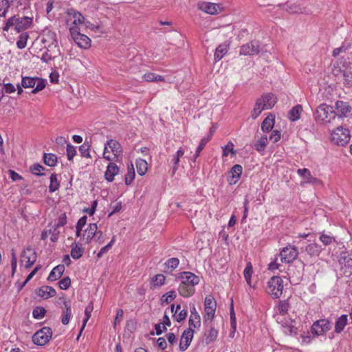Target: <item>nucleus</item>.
Masks as SVG:
<instances>
[{"mask_svg": "<svg viewBox=\"0 0 352 352\" xmlns=\"http://www.w3.org/2000/svg\"><path fill=\"white\" fill-rule=\"evenodd\" d=\"M178 279L180 284L177 291L180 296L184 298H189L195 292V286L200 281L199 277L190 272H183L178 274Z\"/></svg>", "mask_w": 352, "mask_h": 352, "instance_id": "1", "label": "nucleus"}, {"mask_svg": "<svg viewBox=\"0 0 352 352\" xmlns=\"http://www.w3.org/2000/svg\"><path fill=\"white\" fill-rule=\"evenodd\" d=\"M276 103V98L273 94H265L256 101L251 112L253 119L258 118L263 111L272 109Z\"/></svg>", "mask_w": 352, "mask_h": 352, "instance_id": "2", "label": "nucleus"}, {"mask_svg": "<svg viewBox=\"0 0 352 352\" xmlns=\"http://www.w3.org/2000/svg\"><path fill=\"white\" fill-rule=\"evenodd\" d=\"M265 46L262 45L260 41L256 40L251 41L240 47L239 55L240 56H253L258 55L260 53L265 52Z\"/></svg>", "mask_w": 352, "mask_h": 352, "instance_id": "3", "label": "nucleus"}, {"mask_svg": "<svg viewBox=\"0 0 352 352\" xmlns=\"http://www.w3.org/2000/svg\"><path fill=\"white\" fill-rule=\"evenodd\" d=\"M351 140L350 131L348 129L340 126L331 133V140L339 146L347 144Z\"/></svg>", "mask_w": 352, "mask_h": 352, "instance_id": "4", "label": "nucleus"}, {"mask_svg": "<svg viewBox=\"0 0 352 352\" xmlns=\"http://www.w3.org/2000/svg\"><path fill=\"white\" fill-rule=\"evenodd\" d=\"M283 280L281 277L276 276L267 281L266 291L274 298H279L283 290Z\"/></svg>", "mask_w": 352, "mask_h": 352, "instance_id": "5", "label": "nucleus"}, {"mask_svg": "<svg viewBox=\"0 0 352 352\" xmlns=\"http://www.w3.org/2000/svg\"><path fill=\"white\" fill-rule=\"evenodd\" d=\"M314 116L316 120L329 123L331 120L335 118L334 110L332 107L326 104H322L316 109Z\"/></svg>", "mask_w": 352, "mask_h": 352, "instance_id": "6", "label": "nucleus"}, {"mask_svg": "<svg viewBox=\"0 0 352 352\" xmlns=\"http://www.w3.org/2000/svg\"><path fill=\"white\" fill-rule=\"evenodd\" d=\"M276 322L280 324L281 330L284 334L290 336H294L298 334L296 322L292 318H282L281 316H276Z\"/></svg>", "mask_w": 352, "mask_h": 352, "instance_id": "7", "label": "nucleus"}, {"mask_svg": "<svg viewBox=\"0 0 352 352\" xmlns=\"http://www.w3.org/2000/svg\"><path fill=\"white\" fill-rule=\"evenodd\" d=\"M72 38L78 47L83 49H88L91 46V41L85 34L80 32L79 27L69 28Z\"/></svg>", "mask_w": 352, "mask_h": 352, "instance_id": "8", "label": "nucleus"}, {"mask_svg": "<svg viewBox=\"0 0 352 352\" xmlns=\"http://www.w3.org/2000/svg\"><path fill=\"white\" fill-rule=\"evenodd\" d=\"M52 335V331L51 328L45 327L33 335L32 341L36 345L44 346L50 341Z\"/></svg>", "mask_w": 352, "mask_h": 352, "instance_id": "9", "label": "nucleus"}, {"mask_svg": "<svg viewBox=\"0 0 352 352\" xmlns=\"http://www.w3.org/2000/svg\"><path fill=\"white\" fill-rule=\"evenodd\" d=\"M298 255L297 248L292 245H287L282 249L279 256L280 261L284 263H290L293 262Z\"/></svg>", "mask_w": 352, "mask_h": 352, "instance_id": "10", "label": "nucleus"}, {"mask_svg": "<svg viewBox=\"0 0 352 352\" xmlns=\"http://www.w3.org/2000/svg\"><path fill=\"white\" fill-rule=\"evenodd\" d=\"M217 308V302L212 296H208L205 298L204 301V318L206 321H212L214 318V314Z\"/></svg>", "mask_w": 352, "mask_h": 352, "instance_id": "11", "label": "nucleus"}, {"mask_svg": "<svg viewBox=\"0 0 352 352\" xmlns=\"http://www.w3.org/2000/svg\"><path fill=\"white\" fill-rule=\"evenodd\" d=\"M67 25L69 28L78 27V25L82 24L85 21V17L82 14L73 9H70L67 12Z\"/></svg>", "mask_w": 352, "mask_h": 352, "instance_id": "12", "label": "nucleus"}, {"mask_svg": "<svg viewBox=\"0 0 352 352\" xmlns=\"http://www.w3.org/2000/svg\"><path fill=\"white\" fill-rule=\"evenodd\" d=\"M36 258L37 256L34 249L28 248L22 252L21 262L24 265V267L28 269L36 262Z\"/></svg>", "mask_w": 352, "mask_h": 352, "instance_id": "13", "label": "nucleus"}, {"mask_svg": "<svg viewBox=\"0 0 352 352\" xmlns=\"http://www.w3.org/2000/svg\"><path fill=\"white\" fill-rule=\"evenodd\" d=\"M331 324L328 320L321 319L316 321L311 326V332L316 336H321L331 329Z\"/></svg>", "mask_w": 352, "mask_h": 352, "instance_id": "14", "label": "nucleus"}, {"mask_svg": "<svg viewBox=\"0 0 352 352\" xmlns=\"http://www.w3.org/2000/svg\"><path fill=\"white\" fill-rule=\"evenodd\" d=\"M351 107L348 102L342 100H338L335 103L334 115L340 118H346L351 111Z\"/></svg>", "mask_w": 352, "mask_h": 352, "instance_id": "15", "label": "nucleus"}, {"mask_svg": "<svg viewBox=\"0 0 352 352\" xmlns=\"http://www.w3.org/2000/svg\"><path fill=\"white\" fill-rule=\"evenodd\" d=\"M197 7L199 10L212 15L217 14L221 10L220 5L210 2H200L198 3Z\"/></svg>", "mask_w": 352, "mask_h": 352, "instance_id": "16", "label": "nucleus"}, {"mask_svg": "<svg viewBox=\"0 0 352 352\" xmlns=\"http://www.w3.org/2000/svg\"><path fill=\"white\" fill-rule=\"evenodd\" d=\"M194 330L192 329H186L181 337L179 342V350L182 351H186L191 343L193 338Z\"/></svg>", "mask_w": 352, "mask_h": 352, "instance_id": "17", "label": "nucleus"}, {"mask_svg": "<svg viewBox=\"0 0 352 352\" xmlns=\"http://www.w3.org/2000/svg\"><path fill=\"white\" fill-rule=\"evenodd\" d=\"M190 316L188 321V328L193 329V328L200 327L201 318L194 304H190Z\"/></svg>", "mask_w": 352, "mask_h": 352, "instance_id": "18", "label": "nucleus"}, {"mask_svg": "<svg viewBox=\"0 0 352 352\" xmlns=\"http://www.w3.org/2000/svg\"><path fill=\"white\" fill-rule=\"evenodd\" d=\"M243 172V167L240 164L234 165L230 171L229 172V176L228 177V182L230 184H235L240 179Z\"/></svg>", "mask_w": 352, "mask_h": 352, "instance_id": "19", "label": "nucleus"}, {"mask_svg": "<svg viewBox=\"0 0 352 352\" xmlns=\"http://www.w3.org/2000/svg\"><path fill=\"white\" fill-rule=\"evenodd\" d=\"M59 299L62 300L65 306L62 312L61 322L63 324L66 325L69 322V320L72 317L71 304L69 301L67 300L64 298H60Z\"/></svg>", "mask_w": 352, "mask_h": 352, "instance_id": "20", "label": "nucleus"}, {"mask_svg": "<svg viewBox=\"0 0 352 352\" xmlns=\"http://www.w3.org/2000/svg\"><path fill=\"white\" fill-rule=\"evenodd\" d=\"M32 23V19L28 16L16 17V26L15 30L21 32L28 29Z\"/></svg>", "mask_w": 352, "mask_h": 352, "instance_id": "21", "label": "nucleus"}, {"mask_svg": "<svg viewBox=\"0 0 352 352\" xmlns=\"http://www.w3.org/2000/svg\"><path fill=\"white\" fill-rule=\"evenodd\" d=\"M98 226L96 223H90L85 230L82 239L85 240V243L89 244L94 239L96 234Z\"/></svg>", "mask_w": 352, "mask_h": 352, "instance_id": "22", "label": "nucleus"}, {"mask_svg": "<svg viewBox=\"0 0 352 352\" xmlns=\"http://www.w3.org/2000/svg\"><path fill=\"white\" fill-rule=\"evenodd\" d=\"M230 47V43L226 41L220 45L216 48L214 58L216 62L222 59L224 56L228 53V49Z\"/></svg>", "mask_w": 352, "mask_h": 352, "instance_id": "23", "label": "nucleus"}, {"mask_svg": "<svg viewBox=\"0 0 352 352\" xmlns=\"http://www.w3.org/2000/svg\"><path fill=\"white\" fill-rule=\"evenodd\" d=\"M289 307V304L287 300H280L278 305L275 307L276 314L274 318L276 319V316H281L282 318H285Z\"/></svg>", "mask_w": 352, "mask_h": 352, "instance_id": "24", "label": "nucleus"}, {"mask_svg": "<svg viewBox=\"0 0 352 352\" xmlns=\"http://www.w3.org/2000/svg\"><path fill=\"white\" fill-rule=\"evenodd\" d=\"M104 147H109L111 149V151L113 153L114 155V158H117L122 153L120 144L114 140H108L105 143Z\"/></svg>", "mask_w": 352, "mask_h": 352, "instance_id": "25", "label": "nucleus"}, {"mask_svg": "<svg viewBox=\"0 0 352 352\" xmlns=\"http://www.w3.org/2000/svg\"><path fill=\"white\" fill-rule=\"evenodd\" d=\"M118 166L116 164L110 162L107 166V170L104 173L105 179L109 182H113L114 177L118 173Z\"/></svg>", "mask_w": 352, "mask_h": 352, "instance_id": "26", "label": "nucleus"}, {"mask_svg": "<svg viewBox=\"0 0 352 352\" xmlns=\"http://www.w3.org/2000/svg\"><path fill=\"white\" fill-rule=\"evenodd\" d=\"M297 173L304 179L305 183L315 184L318 181L317 178L314 177L311 175V172L308 168H299L297 170Z\"/></svg>", "mask_w": 352, "mask_h": 352, "instance_id": "27", "label": "nucleus"}, {"mask_svg": "<svg viewBox=\"0 0 352 352\" xmlns=\"http://www.w3.org/2000/svg\"><path fill=\"white\" fill-rule=\"evenodd\" d=\"M37 294L44 299H47L54 296L56 292L52 287L45 285L38 289Z\"/></svg>", "mask_w": 352, "mask_h": 352, "instance_id": "28", "label": "nucleus"}, {"mask_svg": "<svg viewBox=\"0 0 352 352\" xmlns=\"http://www.w3.org/2000/svg\"><path fill=\"white\" fill-rule=\"evenodd\" d=\"M184 149L180 147L175 153V154L173 155L171 160V163L173 164L172 175H175L178 170L179 160L184 155Z\"/></svg>", "mask_w": 352, "mask_h": 352, "instance_id": "29", "label": "nucleus"}, {"mask_svg": "<svg viewBox=\"0 0 352 352\" xmlns=\"http://www.w3.org/2000/svg\"><path fill=\"white\" fill-rule=\"evenodd\" d=\"M65 271L64 265H58L54 267L48 276V280L55 281L60 278Z\"/></svg>", "mask_w": 352, "mask_h": 352, "instance_id": "30", "label": "nucleus"}, {"mask_svg": "<svg viewBox=\"0 0 352 352\" xmlns=\"http://www.w3.org/2000/svg\"><path fill=\"white\" fill-rule=\"evenodd\" d=\"M71 256L74 259H78L80 258L84 252V248H82V244L79 243L74 242L71 245Z\"/></svg>", "mask_w": 352, "mask_h": 352, "instance_id": "31", "label": "nucleus"}, {"mask_svg": "<svg viewBox=\"0 0 352 352\" xmlns=\"http://www.w3.org/2000/svg\"><path fill=\"white\" fill-rule=\"evenodd\" d=\"M219 334V331L214 327H211L210 329L205 333L204 341L206 344H210L216 340Z\"/></svg>", "mask_w": 352, "mask_h": 352, "instance_id": "32", "label": "nucleus"}, {"mask_svg": "<svg viewBox=\"0 0 352 352\" xmlns=\"http://www.w3.org/2000/svg\"><path fill=\"white\" fill-rule=\"evenodd\" d=\"M305 252L310 256H318L322 252V248L320 245L313 243L306 246Z\"/></svg>", "mask_w": 352, "mask_h": 352, "instance_id": "33", "label": "nucleus"}, {"mask_svg": "<svg viewBox=\"0 0 352 352\" xmlns=\"http://www.w3.org/2000/svg\"><path fill=\"white\" fill-rule=\"evenodd\" d=\"M274 125V116L272 115L266 117L261 124V130L264 133L270 131Z\"/></svg>", "mask_w": 352, "mask_h": 352, "instance_id": "34", "label": "nucleus"}, {"mask_svg": "<svg viewBox=\"0 0 352 352\" xmlns=\"http://www.w3.org/2000/svg\"><path fill=\"white\" fill-rule=\"evenodd\" d=\"M347 315L343 314L337 319L335 324V331L336 333H341L344 330L347 324Z\"/></svg>", "mask_w": 352, "mask_h": 352, "instance_id": "35", "label": "nucleus"}, {"mask_svg": "<svg viewBox=\"0 0 352 352\" xmlns=\"http://www.w3.org/2000/svg\"><path fill=\"white\" fill-rule=\"evenodd\" d=\"M302 111V106L297 104L289 111L288 118L292 121H296L300 118V115Z\"/></svg>", "mask_w": 352, "mask_h": 352, "instance_id": "36", "label": "nucleus"}, {"mask_svg": "<svg viewBox=\"0 0 352 352\" xmlns=\"http://www.w3.org/2000/svg\"><path fill=\"white\" fill-rule=\"evenodd\" d=\"M93 309H94V306H93V303L92 302H90L86 307H85V318H84L83 320V324L82 325V327L80 329V333H79V335L77 337V339L79 338V337L80 336L84 328L85 327V325L87 322V321L89 320V319L91 317V314L93 311Z\"/></svg>", "mask_w": 352, "mask_h": 352, "instance_id": "37", "label": "nucleus"}, {"mask_svg": "<svg viewBox=\"0 0 352 352\" xmlns=\"http://www.w3.org/2000/svg\"><path fill=\"white\" fill-rule=\"evenodd\" d=\"M58 175L56 173H53L50 176V184L49 186L50 192H54L58 190L60 186V181L58 179Z\"/></svg>", "mask_w": 352, "mask_h": 352, "instance_id": "38", "label": "nucleus"}, {"mask_svg": "<svg viewBox=\"0 0 352 352\" xmlns=\"http://www.w3.org/2000/svg\"><path fill=\"white\" fill-rule=\"evenodd\" d=\"M136 168L140 175H144L148 169V164L146 160L138 159L136 160Z\"/></svg>", "mask_w": 352, "mask_h": 352, "instance_id": "39", "label": "nucleus"}, {"mask_svg": "<svg viewBox=\"0 0 352 352\" xmlns=\"http://www.w3.org/2000/svg\"><path fill=\"white\" fill-rule=\"evenodd\" d=\"M43 161L48 166H55L57 164V157L53 153H45L43 156Z\"/></svg>", "mask_w": 352, "mask_h": 352, "instance_id": "40", "label": "nucleus"}, {"mask_svg": "<svg viewBox=\"0 0 352 352\" xmlns=\"http://www.w3.org/2000/svg\"><path fill=\"white\" fill-rule=\"evenodd\" d=\"M36 83V78L25 76L22 77L21 85L23 88H34Z\"/></svg>", "mask_w": 352, "mask_h": 352, "instance_id": "41", "label": "nucleus"}, {"mask_svg": "<svg viewBox=\"0 0 352 352\" xmlns=\"http://www.w3.org/2000/svg\"><path fill=\"white\" fill-rule=\"evenodd\" d=\"M29 38V34L28 32L21 33L16 41V46L19 49H24L27 45V41Z\"/></svg>", "mask_w": 352, "mask_h": 352, "instance_id": "42", "label": "nucleus"}, {"mask_svg": "<svg viewBox=\"0 0 352 352\" xmlns=\"http://www.w3.org/2000/svg\"><path fill=\"white\" fill-rule=\"evenodd\" d=\"M268 140L266 135L262 136L255 144L254 148L258 151H263L267 144Z\"/></svg>", "mask_w": 352, "mask_h": 352, "instance_id": "43", "label": "nucleus"}, {"mask_svg": "<svg viewBox=\"0 0 352 352\" xmlns=\"http://www.w3.org/2000/svg\"><path fill=\"white\" fill-rule=\"evenodd\" d=\"M179 264V260L175 257L168 259L164 263L166 267L170 272L175 270L178 267Z\"/></svg>", "mask_w": 352, "mask_h": 352, "instance_id": "44", "label": "nucleus"}, {"mask_svg": "<svg viewBox=\"0 0 352 352\" xmlns=\"http://www.w3.org/2000/svg\"><path fill=\"white\" fill-rule=\"evenodd\" d=\"M253 274V267L250 262L248 263L243 271L244 278L248 285L251 283V278Z\"/></svg>", "mask_w": 352, "mask_h": 352, "instance_id": "45", "label": "nucleus"}, {"mask_svg": "<svg viewBox=\"0 0 352 352\" xmlns=\"http://www.w3.org/2000/svg\"><path fill=\"white\" fill-rule=\"evenodd\" d=\"M208 142H209V138H203L201 140V141L196 149L195 153L194 155V160H193L194 162H195L196 159L199 156L200 153L204 148L205 146L206 145V144Z\"/></svg>", "mask_w": 352, "mask_h": 352, "instance_id": "46", "label": "nucleus"}, {"mask_svg": "<svg viewBox=\"0 0 352 352\" xmlns=\"http://www.w3.org/2000/svg\"><path fill=\"white\" fill-rule=\"evenodd\" d=\"M116 241V236H113L110 242L105 246L102 247L97 254L98 258H101L104 254H107L108 251L112 248Z\"/></svg>", "mask_w": 352, "mask_h": 352, "instance_id": "47", "label": "nucleus"}, {"mask_svg": "<svg viewBox=\"0 0 352 352\" xmlns=\"http://www.w3.org/2000/svg\"><path fill=\"white\" fill-rule=\"evenodd\" d=\"M166 277L162 274H158L152 278V283L155 287H161L165 283Z\"/></svg>", "mask_w": 352, "mask_h": 352, "instance_id": "48", "label": "nucleus"}, {"mask_svg": "<svg viewBox=\"0 0 352 352\" xmlns=\"http://www.w3.org/2000/svg\"><path fill=\"white\" fill-rule=\"evenodd\" d=\"M46 310L43 307H36L32 311V316L35 319H41L45 316Z\"/></svg>", "mask_w": 352, "mask_h": 352, "instance_id": "49", "label": "nucleus"}, {"mask_svg": "<svg viewBox=\"0 0 352 352\" xmlns=\"http://www.w3.org/2000/svg\"><path fill=\"white\" fill-rule=\"evenodd\" d=\"M10 6L9 0H0V16H6Z\"/></svg>", "mask_w": 352, "mask_h": 352, "instance_id": "50", "label": "nucleus"}, {"mask_svg": "<svg viewBox=\"0 0 352 352\" xmlns=\"http://www.w3.org/2000/svg\"><path fill=\"white\" fill-rule=\"evenodd\" d=\"M177 296L176 292L174 290L169 291L168 292L164 294L162 297V300L166 304L170 303Z\"/></svg>", "mask_w": 352, "mask_h": 352, "instance_id": "51", "label": "nucleus"}, {"mask_svg": "<svg viewBox=\"0 0 352 352\" xmlns=\"http://www.w3.org/2000/svg\"><path fill=\"white\" fill-rule=\"evenodd\" d=\"M131 168L129 167L128 173L125 177V184L127 186L130 185L132 183V182L133 181V179L135 178V175L133 164H131Z\"/></svg>", "mask_w": 352, "mask_h": 352, "instance_id": "52", "label": "nucleus"}, {"mask_svg": "<svg viewBox=\"0 0 352 352\" xmlns=\"http://www.w3.org/2000/svg\"><path fill=\"white\" fill-rule=\"evenodd\" d=\"M16 26V16H13L9 18L6 21L5 26L3 28V31L8 32L11 27L15 28Z\"/></svg>", "mask_w": 352, "mask_h": 352, "instance_id": "53", "label": "nucleus"}, {"mask_svg": "<svg viewBox=\"0 0 352 352\" xmlns=\"http://www.w3.org/2000/svg\"><path fill=\"white\" fill-rule=\"evenodd\" d=\"M230 326H231V329H232V332L230 333V336H231L232 334L234 333V332L236 331V319L235 314H234V309L232 307H231V309H230Z\"/></svg>", "mask_w": 352, "mask_h": 352, "instance_id": "54", "label": "nucleus"}, {"mask_svg": "<svg viewBox=\"0 0 352 352\" xmlns=\"http://www.w3.org/2000/svg\"><path fill=\"white\" fill-rule=\"evenodd\" d=\"M319 239L324 245H329L334 241V238L332 236L324 233L320 234Z\"/></svg>", "mask_w": 352, "mask_h": 352, "instance_id": "55", "label": "nucleus"}, {"mask_svg": "<svg viewBox=\"0 0 352 352\" xmlns=\"http://www.w3.org/2000/svg\"><path fill=\"white\" fill-rule=\"evenodd\" d=\"M344 84L348 87H352V72L344 71L343 72Z\"/></svg>", "mask_w": 352, "mask_h": 352, "instance_id": "56", "label": "nucleus"}, {"mask_svg": "<svg viewBox=\"0 0 352 352\" xmlns=\"http://www.w3.org/2000/svg\"><path fill=\"white\" fill-rule=\"evenodd\" d=\"M35 88L32 91V93L36 94L37 92L43 90L45 87V81L41 78H36V83Z\"/></svg>", "mask_w": 352, "mask_h": 352, "instance_id": "57", "label": "nucleus"}, {"mask_svg": "<svg viewBox=\"0 0 352 352\" xmlns=\"http://www.w3.org/2000/svg\"><path fill=\"white\" fill-rule=\"evenodd\" d=\"M79 151L80 153V155L83 157H91L90 153H89V145L84 143L79 147Z\"/></svg>", "mask_w": 352, "mask_h": 352, "instance_id": "58", "label": "nucleus"}, {"mask_svg": "<svg viewBox=\"0 0 352 352\" xmlns=\"http://www.w3.org/2000/svg\"><path fill=\"white\" fill-rule=\"evenodd\" d=\"M50 234H51L50 240L52 242H56L58 239V235L60 234L59 228L54 226L52 229L49 230Z\"/></svg>", "mask_w": 352, "mask_h": 352, "instance_id": "59", "label": "nucleus"}, {"mask_svg": "<svg viewBox=\"0 0 352 352\" xmlns=\"http://www.w3.org/2000/svg\"><path fill=\"white\" fill-rule=\"evenodd\" d=\"M45 168L39 164H34L30 167L31 172L36 175H43L42 171Z\"/></svg>", "mask_w": 352, "mask_h": 352, "instance_id": "60", "label": "nucleus"}, {"mask_svg": "<svg viewBox=\"0 0 352 352\" xmlns=\"http://www.w3.org/2000/svg\"><path fill=\"white\" fill-rule=\"evenodd\" d=\"M59 287L61 289H67L71 285V279L69 277L67 276L61 279L59 283Z\"/></svg>", "mask_w": 352, "mask_h": 352, "instance_id": "61", "label": "nucleus"}, {"mask_svg": "<svg viewBox=\"0 0 352 352\" xmlns=\"http://www.w3.org/2000/svg\"><path fill=\"white\" fill-rule=\"evenodd\" d=\"M76 148L71 144H67V159L69 161L72 160L74 157L76 155Z\"/></svg>", "mask_w": 352, "mask_h": 352, "instance_id": "62", "label": "nucleus"}, {"mask_svg": "<svg viewBox=\"0 0 352 352\" xmlns=\"http://www.w3.org/2000/svg\"><path fill=\"white\" fill-rule=\"evenodd\" d=\"M66 223H67V216H66L65 213H63L58 217V218L57 219V222L56 223L54 226H56L60 228V227L65 226Z\"/></svg>", "mask_w": 352, "mask_h": 352, "instance_id": "63", "label": "nucleus"}, {"mask_svg": "<svg viewBox=\"0 0 352 352\" xmlns=\"http://www.w3.org/2000/svg\"><path fill=\"white\" fill-rule=\"evenodd\" d=\"M187 315H188L187 310L183 309V310L179 311L178 314L173 315V317L177 322H180L186 319V318L187 317Z\"/></svg>", "mask_w": 352, "mask_h": 352, "instance_id": "64", "label": "nucleus"}]
</instances>
